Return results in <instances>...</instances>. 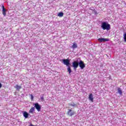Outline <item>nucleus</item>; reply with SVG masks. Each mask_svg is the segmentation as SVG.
Listing matches in <instances>:
<instances>
[{"label": "nucleus", "mask_w": 126, "mask_h": 126, "mask_svg": "<svg viewBox=\"0 0 126 126\" xmlns=\"http://www.w3.org/2000/svg\"><path fill=\"white\" fill-rule=\"evenodd\" d=\"M101 28L103 30H107L109 31L111 29V25L108 22H102L101 25Z\"/></svg>", "instance_id": "f257e3e1"}, {"label": "nucleus", "mask_w": 126, "mask_h": 126, "mask_svg": "<svg viewBox=\"0 0 126 126\" xmlns=\"http://www.w3.org/2000/svg\"><path fill=\"white\" fill-rule=\"evenodd\" d=\"M62 62H63V64L67 66V71L69 72V74H70V73H71V69L70 66V63L69 60L68 59H63L62 60Z\"/></svg>", "instance_id": "f03ea898"}, {"label": "nucleus", "mask_w": 126, "mask_h": 126, "mask_svg": "<svg viewBox=\"0 0 126 126\" xmlns=\"http://www.w3.org/2000/svg\"><path fill=\"white\" fill-rule=\"evenodd\" d=\"M78 65H79V63L77 61H74L72 63V66L74 68V69H76L77 67H78Z\"/></svg>", "instance_id": "7ed1b4c3"}, {"label": "nucleus", "mask_w": 126, "mask_h": 126, "mask_svg": "<svg viewBox=\"0 0 126 126\" xmlns=\"http://www.w3.org/2000/svg\"><path fill=\"white\" fill-rule=\"evenodd\" d=\"M67 114L68 116H69V117H71L73 116L74 115H75V112L72 111L71 109H68Z\"/></svg>", "instance_id": "20e7f679"}, {"label": "nucleus", "mask_w": 126, "mask_h": 126, "mask_svg": "<svg viewBox=\"0 0 126 126\" xmlns=\"http://www.w3.org/2000/svg\"><path fill=\"white\" fill-rule=\"evenodd\" d=\"M79 65L81 68V69H83L84 67H85V64H84V62L82 61H80L79 63Z\"/></svg>", "instance_id": "39448f33"}, {"label": "nucleus", "mask_w": 126, "mask_h": 126, "mask_svg": "<svg viewBox=\"0 0 126 126\" xmlns=\"http://www.w3.org/2000/svg\"><path fill=\"white\" fill-rule=\"evenodd\" d=\"M34 105V107L37 110V111L38 112H40V111H41V105H40V104H39L38 103H35Z\"/></svg>", "instance_id": "423d86ee"}, {"label": "nucleus", "mask_w": 126, "mask_h": 126, "mask_svg": "<svg viewBox=\"0 0 126 126\" xmlns=\"http://www.w3.org/2000/svg\"><path fill=\"white\" fill-rule=\"evenodd\" d=\"M98 41L100 42V43H102V42H108L110 41V39L108 38H99L98 39Z\"/></svg>", "instance_id": "0eeeda50"}, {"label": "nucleus", "mask_w": 126, "mask_h": 126, "mask_svg": "<svg viewBox=\"0 0 126 126\" xmlns=\"http://www.w3.org/2000/svg\"><path fill=\"white\" fill-rule=\"evenodd\" d=\"M2 14L4 16H5L6 15V10L5 8H4V6H2Z\"/></svg>", "instance_id": "6e6552de"}, {"label": "nucleus", "mask_w": 126, "mask_h": 126, "mask_svg": "<svg viewBox=\"0 0 126 126\" xmlns=\"http://www.w3.org/2000/svg\"><path fill=\"white\" fill-rule=\"evenodd\" d=\"M89 99L91 102H93L94 101V98L93 97V94H90L89 95Z\"/></svg>", "instance_id": "1a4fd4ad"}, {"label": "nucleus", "mask_w": 126, "mask_h": 126, "mask_svg": "<svg viewBox=\"0 0 126 126\" xmlns=\"http://www.w3.org/2000/svg\"><path fill=\"white\" fill-rule=\"evenodd\" d=\"M23 115L25 119H27L29 116H30V115H29V114H28L26 111L24 112Z\"/></svg>", "instance_id": "9d476101"}, {"label": "nucleus", "mask_w": 126, "mask_h": 126, "mask_svg": "<svg viewBox=\"0 0 126 126\" xmlns=\"http://www.w3.org/2000/svg\"><path fill=\"white\" fill-rule=\"evenodd\" d=\"M35 112V107H32L29 111L30 114H33Z\"/></svg>", "instance_id": "9b49d317"}, {"label": "nucleus", "mask_w": 126, "mask_h": 126, "mask_svg": "<svg viewBox=\"0 0 126 126\" xmlns=\"http://www.w3.org/2000/svg\"><path fill=\"white\" fill-rule=\"evenodd\" d=\"M71 48H72L73 49H76V48H77V44H76L75 42H73V45H72Z\"/></svg>", "instance_id": "f8f14e48"}, {"label": "nucleus", "mask_w": 126, "mask_h": 126, "mask_svg": "<svg viewBox=\"0 0 126 126\" xmlns=\"http://www.w3.org/2000/svg\"><path fill=\"white\" fill-rule=\"evenodd\" d=\"M15 88H16L17 89V90H20V89H21L22 87L21 86H19L18 85H16V86L15 87Z\"/></svg>", "instance_id": "ddd939ff"}, {"label": "nucleus", "mask_w": 126, "mask_h": 126, "mask_svg": "<svg viewBox=\"0 0 126 126\" xmlns=\"http://www.w3.org/2000/svg\"><path fill=\"white\" fill-rule=\"evenodd\" d=\"M118 93L120 94V95H122L123 94V92L122 91V89L120 88H119L118 89Z\"/></svg>", "instance_id": "4468645a"}, {"label": "nucleus", "mask_w": 126, "mask_h": 126, "mask_svg": "<svg viewBox=\"0 0 126 126\" xmlns=\"http://www.w3.org/2000/svg\"><path fill=\"white\" fill-rule=\"evenodd\" d=\"M58 16H63V12H61L58 13Z\"/></svg>", "instance_id": "2eb2a0df"}, {"label": "nucleus", "mask_w": 126, "mask_h": 126, "mask_svg": "<svg viewBox=\"0 0 126 126\" xmlns=\"http://www.w3.org/2000/svg\"><path fill=\"white\" fill-rule=\"evenodd\" d=\"M123 36L125 42H126V33H124Z\"/></svg>", "instance_id": "dca6fc26"}, {"label": "nucleus", "mask_w": 126, "mask_h": 126, "mask_svg": "<svg viewBox=\"0 0 126 126\" xmlns=\"http://www.w3.org/2000/svg\"><path fill=\"white\" fill-rule=\"evenodd\" d=\"M31 97V100H33V99H34V96H33V95L32 94H30Z\"/></svg>", "instance_id": "f3484780"}, {"label": "nucleus", "mask_w": 126, "mask_h": 126, "mask_svg": "<svg viewBox=\"0 0 126 126\" xmlns=\"http://www.w3.org/2000/svg\"><path fill=\"white\" fill-rule=\"evenodd\" d=\"M94 14H98V13L97 12V11H96L95 10H94Z\"/></svg>", "instance_id": "a211bd4d"}, {"label": "nucleus", "mask_w": 126, "mask_h": 126, "mask_svg": "<svg viewBox=\"0 0 126 126\" xmlns=\"http://www.w3.org/2000/svg\"><path fill=\"white\" fill-rule=\"evenodd\" d=\"M40 99L42 100V101H44V96H41Z\"/></svg>", "instance_id": "6ab92c4d"}, {"label": "nucleus", "mask_w": 126, "mask_h": 126, "mask_svg": "<svg viewBox=\"0 0 126 126\" xmlns=\"http://www.w3.org/2000/svg\"><path fill=\"white\" fill-rule=\"evenodd\" d=\"M70 105L72 106V107H74V106H75V104H71Z\"/></svg>", "instance_id": "aec40b11"}, {"label": "nucleus", "mask_w": 126, "mask_h": 126, "mask_svg": "<svg viewBox=\"0 0 126 126\" xmlns=\"http://www.w3.org/2000/svg\"><path fill=\"white\" fill-rule=\"evenodd\" d=\"M2 85L0 83V88H1Z\"/></svg>", "instance_id": "412c9836"}, {"label": "nucleus", "mask_w": 126, "mask_h": 126, "mask_svg": "<svg viewBox=\"0 0 126 126\" xmlns=\"http://www.w3.org/2000/svg\"><path fill=\"white\" fill-rule=\"evenodd\" d=\"M30 126H34L32 124H31Z\"/></svg>", "instance_id": "4be33fe9"}]
</instances>
